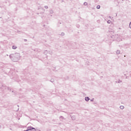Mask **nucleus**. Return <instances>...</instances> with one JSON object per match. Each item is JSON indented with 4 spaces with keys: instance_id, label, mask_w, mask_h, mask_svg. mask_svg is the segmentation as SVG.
I'll list each match as a JSON object with an SVG mask.
<instances>
[{
    "instance_id": "f03ea898",
    "label": "nucleus",
    "mask_w": 131,
    "mask_h": 131,
    "mask_svg": "<svg viewBox=\"0 0 131 131\" xmlns=\"http://www.w3.org/2000/svg\"><path fill=\"white\" fill-rule=\"evenodd\" d=\"M90 97H85V101H86V102H89V101H90Z\"/></svg>"
},
{
    "instance_id": "423d86ee",
    "label": "nucleus",
    "mask_w": 131,
    "mask_h": 131,
    "mask_svg": "<svg viewBox=\"0 0 131 131\" xmlns=\"http://www.w3.org/2000/svg\"><path fill=\"white\" fill-rule=\"evenodd\" d=\"M49 13H50V14H53V13H54V11H53V10H50Z\"/></svg>"
},
{
    "instance_id": "4468645a",
    "label": "nucleus",
    "mask_w": 131,
    "mask_h": 131,
    "mask_svg": "<svg viewBox=\"0 0 131 131\" xmlns=\"http://www.w3.org/2000/svg\"><path fill=\"white\" fill-rule=\"evenodd\" d=\"M107 23L108 24H110V23H111V20H107Z\"/></svg>"
},
{
    "instance_id": "6e6552de",
    "label": "nucleus",
    "mask_w": 131,
    "mask_h": 131,
    "mask_svg": "<svg viewBox=\"0 0 131 131\" xmlns=\"http://www.w3.org/2000/svg\"><path fill=\"white\" fill-rule=\"evenodd\" d=\"M71 118L73 120H75V116H72Z\"/></svg>"
},
{
    "instance_id": "7ed1b4c3",
    "label": "nucleus",
    "mask_w": 131,
    "mask_h": 131,
    "mask_svg": "<svg viewBox=\"0 0 131 131\" xmlns=\"http://www.w3.org/2000/svg\"><path fill=\"white\" fill-rule=\"evenodd\" d=\"M120 109H121V110H123V109H124V106L123 105L120 106Z\"/></svg>"
},
{
    "instance_id": "9d476101",
    "label": "nucleus",
    "mask_w": 131,
    "mask_h": 131,
    "mask_svg": "<svg viewBox=\"0 0 131 131\" xmlns=\"http://www.w3.org/2000/svg\"><path fill=\"white\" fill-rule=\"evenodd\" d=\"M51 82H54L55 81V80L54 79H51L50 80Z\"/></svg>"
},
{
    "instance_id": "f257e3e1",
    "label": "nucleus",
    "mask_w": 131,
    "mask_h": 131,
    "mask_svg": "<svg viewBox=\"0 0 131 131\" xmlns=\"http://www.w3.org/2000/svg\"><path fill=\"white\" fill-rule=\"evenodd\" d=\"M9 57L13 62H18L20 60V53L11 54L9 55Z\"/></svg>"
},
{
    "instance_id": "39448f33",
    "label": "nucleus",
    "mask_w": 131,
    "mask_h": 131,
    "mask_svg": "<svg viewBox=\"0 0 131 131\" xmlns=\"http://www.w3.org/2000/svg\"><path fill=\"white\" fill-rule=\"evenodd\" d=\"M12 49H13V50H16V49H17V46H12Z\"/></svg>"
},
{
    "instance_id": "f3484780",
    "label": "nucleus",
    "mask_w": 131,
    "mask_h": 131,
    "mask_svg": "<svg viewBox=\"0 0 131 131\" xmlns=\"http://www.w3.org/2000/svg\"><path fill=\"white\" fill-rule=\"evenodd\" d=\"M94 100H95L94 98H93L92 99H91V102H94Z\"/></svg>"
},
{
    "instance_id": "9b49d317",
    "label": "nucleus",
    "mask_w": 131,
    "mask_h": 131,
    "mask_svg": "<svg viewBox=\"0 0 131 131\" xmlns=\"http://www.w3.org/2000/svg\"><path fill=\"white\" fill-rule=\"evenodd\" d=\"M61 35H62V36H64V35H65V33L64 32H62L61 33Z\"/></svg>"
},
{
    "instance_id": "ddd939ff",
    "label": "nucleus",
    "mask_w": 131,
    "mask_h": 131,
    "mask_svg": "<svg viewBox=\"0 0 131 131\" xmlns=\"http://www.w3.org/2000/svg\"><path fill=\"white\" fill-rule=\"evenodd\" d=\"M83 5H84V6H88V3L84 2Z\"/></svg>"
},
{
    "instance_id": "dca6fc26",
    "label": "nucleus",
    "mask_w": 131,
    "mask_h": 131,
    "mask_svg": "<svg viewBox=\"0 0 131 131\" xmlns=\"http://www.w3.org/2000/svg\"><path fill=\"white\" fill-rule=\"evenodd\" d=\"M60 119H64V117H63V116H60Z\"/></svg>"
},
{
    "instance_id": "20e7f679",
    "label": "nucleus",
    "mask_w": 131,
    "mask_h": 131,
    "mask_svg": "<svg viewBox=\"0 0 131 131\" xmlns=\"http://www.w3.org/2000/svg\"><path fill=\"white\" fill-rule=\"evenodd\" d=\"M116 54L117 55H119L120 54V50H117Z\"/></svg>"
},
{
    "instance_id": "f8f14e48",
    "label": "nucleus",
    "mask_w": 131,
    "mask_h": 131,
    "mask_svg": "<svg viewBox=\"0 0 131 131\" xmlns=\"http://www.w3.org/2000/svg\"><path fill=\"white\" fill-rule=\"evenodd\" d=\"M120 82H122V81L120 80H118V83H120Z\"/></svg>"
},
{
    "instance_id": "1a4fd4ad",
    "label": "nucleus",
    "mask_w": 131,
    "mask_h": 131,
    "mask_svg": "<svg viewBox=\"0 0 131 131\" xmlns=\"http://www.w3.org/2000/svg\"><path fill=\"white\" fill-rule=\"evenodd\" d=\"M101 8V6L100 5H98L97 7H96V9H99Z\"/></svg>"
},
{
    "instance_id": "0eeeda50",
    "label": "nucleus",
    "mask_w": 131,
    "mask_h": 131,
    "mask_svg": "<svg viewBox=\"0 0 131 131\" xmlns=\"http://www.w3.org/2000/svg\"><path fill=\"white\" fill-rule=\"evenodd\" d=\"M4 88H5V89L7 90V89H9L8 87L3 85L2 87V89H4Z\"/></svg>"
},
{
    "instance_id": "a211bd4d",
    "label": "nucleus",
    "mask_w": 131,
    "mask_h": 131,
    "mask_svg": "<svg viewBox=\"0 0 131 131\" xmlns=\"http://www.w3.org/2000/svg\"><path fill=\"white\" fill-rule=\"evenodd\" d=\"M24 40V41H27V39H25Z\"/></svg>"
},
{
    "instance_id": "aec40b11",
    "label": "nucleus",
    "mask_w": 131,
    "mask_h": 131,
    "mask_svg": "<svg viewBox=\"0 0 131 131\" xmlns=\"http://www.w3.org/2000/svg\"><path fill=\"white\" fill-rule=\"evenodd\" d=\"M7 56H9V55L7 54Z\"/></svg>"
},
{
    "instance_id": "2eb2a0df",
    "label": "nucleus",
    "mask_w": 131,
    "mask_h": 131,
    "mask_svg": "<svg viewBox=\"0 0 131 131\" xmlns=\"http://www.w3.org/2000/svg\"><path fill=\"white\" fill-rule=\"evenodd\" d=\"M44 8H45V9H49V7H48V6H45L44 7Z\"/></svg>"
},
{
    "instance_id": "6ab92c4d",
    "label": "nucleus",
    "mask_w": 131,
    "mask_h": 131,
    "mask_svg": "<svg viewBox=\"0 0 131 131\" xmlns=\"http://www.w3.org/2000/svg\"><path fill=\"white\" fill-rule=\"evenodd\" d=\"M119 29H121V28H119Z\"/></svg>"
}]
</instances>
